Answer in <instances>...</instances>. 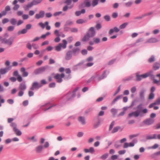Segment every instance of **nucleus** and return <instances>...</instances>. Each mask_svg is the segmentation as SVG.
<instances>
[{
    "label": "nucleus",
    "mask_w": 160,
    "mask_h": 160,
    "mask_svg": "<svg viewBox=\"0 0 160 160\" xmlns=\"http://www.w3.org/2000/svg\"><path fill=\"white\" fill-rule=\"evenodd\" d=\"M78 87H77L72 91L69 92L63 98L65 102H67L71 100L75 96L76 92L78 90Z\"/></svg>",
    "instance_id": "f257e3e1"
},
{
    "label": "nucleus",
    "mask_w": 160,
    "mask_h": 160,
    "mask_svg": "<svg viewBox=\"0 0 160 160\" xmlns=\"http://www.w3.org/2000/svg\"><path fill=\"white\" fill-rule=\"evenodd\" d=\"M148 112V110L145 108L142 109V111H136L134 112H132L128 114V117H131L134 116L136 117H137L139 115L142 116H143V113L146 114Z\"/></svg>",
    "instance_id": "f03ea898"
},
{
    "label": "nucleus",
    "mask_w": 160,
    "mask_h": 160,
    "mask_svg": "<svg viewBox=\"0 0 160 160\" xmlns=\"http://www.w3.org/2000/svg\"><path fill=\"white\" fill-rule=\"evenodd\" d=\"M27 88V86L25 82L20 83L18 88L20 91L18 93V96L19 97L22 96L24 93V91Z\"/></svg>",
    "instance_id": "7ed1b4c3"
},
{
    "label": "nucleus",
    "mask_w": 160,
    "mask_h": 160,
    "mask_svg": "<svg viewBox=\"0 0 160 160\" xmlns=\"http://www.w3.org/2000/svg\"><path fill=\"white\" fill-rule=\"evenodd\" d=\"M14 41V38L10 37L8 39H7L6 38H3L2 37V38L1 39V42L2 43L7 44L11 46L12 44Z\"/></svg>",
    "instance_id": "20e7f679"
},
{
    "label": "nucleus",
    "mask_w": 160,
    "mask_h": 160,
    "mask_svg": "<svg viewBox=\"0 0 160 160\" xmlns=\"http://www.w3.org/2000/svg\"><path fill=\"white\" fill-rule=\"evenodd\" d=\"M48 67V66H45L40 67L36 69L34 71L33 73L36 75L40 74L44 72L46 69Z\"/></svg>",
    "instance_id": "39448f33"
},
{
    "label": "nucleus",
    "mask_w": 160,
    "mask_h": 160,
    "mask_svg": "<svg viewBox=\"0 0 160 160\" xmlns=\"http://www.w3.org/2000/svg\"><path fill=\"white\" fill-rule=\"evenodd\" d=\"M115 123V122L114 121H113L111 123L109 128V131H111V132L112 133H115L117 132L119 129L121 128V127L120 126H117L115 127L112 129V128H113V126H114Z\"/></svg>",
    "instance_id": "423d86ee"
},
{
    "label": "nucleus",
    "mask_w": 160,
    "mask_h": 160,
    "mask_svg": "<svg viewBox=\"0 0 160 160\" xmlns=\"http://www.w3.org/2000/svg\"><path fill=\"white\" fill-rule=\"evenodd\" d=\"M49 146V142H46L44 144V146L42 145H40L36 147V152L38 153H40L42 151L43 148H48Z\"/></svg>",
    "instance_id": "0eeeda50"
},
{
    "label": "nucleus",
    "mask_w": 160,
    "mask_h": 160,
    "mask_svg": "<svg viewBox=\"0 0 160 160\" xmlns=\"http://www.w3.org/2000/svg\"><path fill=\"white\" fill-rule=\"evenodd\" d=\"M84 60H82L77 64L73 67V69L76 70L78 69H83L85 68L84 66Z\"/></svg>",
    "instance_id": "6e6552de"
},
{
    "label": "nucleus",
    "mask_w": 160,
    "mask_h": 160,
    "mask_svg": "<svg viewBox=\"0 0 160 160\" xmlns=\"http://www.w3.org/2000/svg\"><path fill=\"white\" fill-rule=\"evenodd\" d=\"M91 3L90 0H84L79 6V8H88L91 6Z\"/></svg>",
    "instance_id": "1a4fd4ad"
},
{
    "label": "nucleus",
    "mask_w": 160,
    "mask_h": 160,
    "mask_svg": "<svg viewBox=\"0 0 160 160\" xmlns=\"http://www.w3.org/2000/svg\"><path fill=\"white\" fill-rule=\"evenodd\" d=\"M64 76V74L63 73H62L61 74L57 73L55 76H54L53 78L54 79L56 80L57 82L61 83L62 81V78H63Z\"/></svg>",
    "instance_id": "9d476101"
},
{
    "label": "nucleus",
    "mask_w": 160,
    "mask_h": 160,
    "mask_svg": "<svg viewBox=\"0 0 160 160\" xmlns=\"http://www.w3.org/2000/svg\"><path fill=\"white\" fill-rule=\"evenodd\" d=\"M42 86V85L39 84L37 82H34L32 83V86L30 88V89L32 91L34 90H37L41 87Z\"/></svg>",
    "instance_id": "9b49d317"
},
{
    "label": "nucleus",
    "mask_w": 160,
    "mask_h": 160,
    "mask_svg": "<svg viewBox=\"0 0 160 160\" xmlns=\"http://www.w3.org/2000/svg\"><path fill=\"white\" fill-rule=\"evenodd\" d=\"M146 92V90L143 88L139 92V96L140 99L142 101H144L145 100V94Z\"/></svg>",
    "instance_id": "f8f14e48"
},
{
    "label": "nucleus",
    "mask_w": 160,
    "mask_h": 160,
    "mask_svg": "<svg viewBox=\"0 0 160 160\" xmlns=\"http://www.w3.org/2000/svg\"><path fill=\"white\" fill-rule=\"evenodd\" d=\"M154 122V119L149 118L143 121V123L146 125L149 126L152 124Z\"/></svg>",
    "instance_id": "ddd939ff"
},
{
    "label": "nucleus",
    "mask_w": 160,
    "mask_h": 160,
    "mask_svg": "<svg viewBox=\"0 0 160 160\" xmlns=\"http://www.w3.org/2000/svg\"><path fill=\"white\" fill-rule=\"evenodd\" d=\"M54 106L55 105H51L50 103H48L41 106V108L44 111H46L50 109Z\"/></svg>",
    "instance_id": "4468645a"
},
{
    "label": "nucleus",
    "mask_w": 160,
    "mask_h": 160,
    "mask_svg": "<svg viewBox=\"0 0 160 160\" xmlns=\"http://www.w3.org/2000/svg\"><path fill=\"white\" fill-rule=\"evenodd\" d=\"M12 66L7 67L5 68H1L0 69V74L1 75L6 73L8 71L11 70Z\"/></svg>",
    "instance_id": "2eb2a0df"
},
{
    "label": "nucleus",
    "mask_w": 160,
    "mask_h": 160,
    "mask_svg": "<svg viewBox=\"0 0 160 160\" xmlns=\"http://www.w3.org/2000/svg\"><path fill=\"white\" fill-rule=\"evenodd\" d=\"M139 72H138L135 73L136 77V80L140 81L142 78H145V74L142 75H139Z\"/></svg>",
    "instance_id": "dca6fc26"
},
{
    "label": "nucleus",
    "mask_w": 160,
    "mask_h": 160,
    "mask_svg": "<svg viewBox=\"0 0 160 160\" xmlns=\"http://www.w3.org/2000/svg\"><path fill=\"white\" fill-rule=\"evenodd\" d=\"M147 140L158 139L160 140V134L157 135L156 134H154L152 136L150 135L147 136L146 137Z\"/></svg>",
    "instance_id": "f3484780"
},
{
    "label": "nucleus",
    "mask_w": 160,
    "mask_h": 160,
    "mask_svg": "<svg viewBox=\"0 0 160 160\" xmlns=\"http://www.w3.org/2000/svg\"><path fill=\"white\" fill-rule=\"evenodd\" d=\"M89 34V35L92 37H94L96 34V32L94 28L93 27H91L88 30L87 32Z\"/></svg>",
    "instance_id": "a211bd4d"
},
{
    "label": "nucleus",
    "mask_w": 160,
    "mask_h": 160,
    "mask_svg": "<svg viewBox=\"0 0 160 160\" xmlns=\"http://www.w3.org/2000/svg\"><path fill=\"white\" fill-rule=\"evenodd\" d=\"M153 71L152 70H151L148 72L145 73L146 78L149 77L151 79H153V81L155 79V76L153 74Z\"/></svg>",
    "instance_id": "6ab92c4d"
},
{
    "label": "nucleus",
    "mask_w": 160,
    "mask_h": 160,
    "mask_svg": "<svg viewBox=\"0 0 160 160\" xmlns=\"http://www.w3.org/2000/svg\"><path fill=\"white\" fill-rule=\"evenodd\" d=\"M160 105V97H159L154 102L150 104L148 107L149 108H152L154 106L156 105Z\"/></svg>",
    "instance_id": "aec40b11"
},
{
    "label": "nucleus",
    "mask_w": 160,
    "mask_h": 160,
    "mask_svg": "<svg viewBox=\"0 0 160 160\" xmlns=\"http://www.w3.org/2000/svg\"><path fill=\"white\" fill-rule=\"evenodd\" d=\"M45 12L43 11H41L39 13L36 14L35 17L37 19H39L40 18H43L45 15Z\"/></svg>",
    "instance_id": "412c9836"
},
{
    "label": "nucleus",
    "mask_w": 160,
    "mask_h": 160,
    "mask_svg": "<svg viewBox=\"0 0 160 160\" xmlns=\"http://www.w3.org/2000/svg\"><path fill=\"white\" fill-rule=\"evenodd\" d=\"M72 53L71 51L69 50L67 52L65 57V59L67 60L71 59L72 57Z\"/></svg>",
    "instance_id": "4be33fe9"
},
{
    "label": "nucleus",
    "mask_w": 160,
    "mask_h": 160,
    "mask_svg": "<svg viewBox=\"0 0 160 160\" xmlns=\"http://www.w3.org/2000/svg\"><path fill=\"white\" fill-rule=\"evenodd\" d=\"M34 5L32 2L28 3L27 5H24L23 6V8L25 11H28L29 9L32 7Z\"/></svg>",
    "instance_id": "5701e85b"
},
{
    "label": "nucleus",
    "mask_w": 160,
    "mask_h": 160,
    "mask_svg": "<svg viewBox=\"0 0 160 160\" xmlns=\"http://www.w3.org/2000/svg\"><path fill=\"white\" fill-rule=\"evenodd\" d=\"M158 41V40L154 38H151L148 39L145 42L146 43H153L157 42Z\"/></svg>",
    "instance_id": "b1692460"
},
{
    "label": "nucleus",
    "mask_w": 160,
    "mask_h": 160,
    "mask_svg": "<svg viewBox=\"0 0 160 160\" xmlns=\"http://www.w3.org/2000/svg\"><path fill=\"white\" fill-rule=\"evenodd\" d=\"M120 31V29L117 27H115L111 29L109 32V34L110 35H112L114 32H118Z\"/></svg>",
    "instance_id": "393cba45"
},
{
    "label": "nucleus",
    "mask_w": 160,
    "mask_h": 160,
    "mask_svg": "<svg viewBox=\"0 0 160 160\" xmlns=\"http://www.w3.org/2000/svg\"><path fill=\"white\" fill-rule=\"evenodd\" d=\"M21 72H22V76L23 77H26L28 76V72L26 71V69L25 68L22 67L20 69Z\"/></svg>",
    "instance_id": "a878e982"
},
{
    "label": "nucleus",
    "mask_w": 160,
    "mask_h": 160,
    "mask_svg": "<svg viewBox=\"0 0 160 160\" xmlns=\"http://www.w3.org/2000/svg\"><path fill=\"white\" fill-rule=\"evenodd\" d=\"M11 10V8L8 5L6 6L4 10L1 12L3 16H5L7 13V12Z\"/></svg>",
    "instance_id": "bb28decb"
},
{
    "label": "nucleus",
    "mask_w": 160,
    "mask_h": 160,
    "mask_svg": "<svg viewBox=\"0 0 160 160\" xmlns=\"http://www.w3.org/2000/svg\"><path fill=\"white\" fill-rule=\"evenodd\" d=\"M80 51V49L79 48H74L72 50V53L74 56L77 55Z\"/></svg>",
    "instance_id": "cd10ccee"
},
{
    "label": "nucleus",
    "mask_w": 160,
    "mask_h": 160,
    "mask_svg": "<svg viewBox=\"0 0 160 160\" xmlns=\"http://www.w3.org/2000/svg\"><path fill=\"white\" fill-rule=\"evenodd\" d=\"M134 146V143L132 142L128 143L125 142L123 145V148H127L128 147H133Z\"/></svg>",
    "instance_id": "c85d7f7f"
},
{
    "label": "nucleus",
    "mask_w": 160,
    "mask_h": 160,
    "mask_svg": "<svg viewBox=\"0 0 160 160\" xmlns=\"http://www.w3.org/2000/svg\"><path fill=\"white\" fill-rule=\"evenodd\" d=\"M86 12L85 9H82L81 11H76L75 12V15L77 16H79L81 14H84Z\"/></svg>",
    "instance_id": "c756f323"
},
{
    "label": "nucleus",
    "mask_w": 160,
    "mask_h": 160,
    "mask_svg": "<svg viewBox=\"0 0 160 160\" xmlns=\"http://www.w3.org/2000/svg\"><path fill=\"white\" fill-rule=\"evenodd\" d=\"M90 38L92 37L89 35V34L88 33H87L86 35L82 38V40L83 42H87L89 40Z\"/></svg>",
    "instance_id": "7c9ffc66"
},
{
    "label": "nucleus",
    "mask_w": 160,
    "mask_h": 160,
    "mask_svg": "<svg viewBox=\"0 0 160 160\" xmlns=\"http://www.w3.org/2000/svg\"><path fill=\"white\" fill-rule=\"evenodd\" d=\"M78 121L82 125H84L86 123L85 118L84 117H79L78 118Z\"/></svg>",
    "instance_id": "2f4dec72"
},
{
    "label": "nucleus",
    "mask_w": 160,
    "mask_h": 160,
    "mask_svg": "<svg viewBox=\"0 0 160 160\" xmlns=\"http://www.w3.org/2000/svg\"><path fill=\"white\" fill-rule=\"evenodd\" d=\"M160 67V63L157 62L155 63L153 66V69L155 70L158 69Z\"/></svg>",
    "instance_id": "473e14b6"
},
{
    "label": "nucleus",
    "mask_w": 160,
    "mask_h": 160,
    "mask_svg": "<svg viewBox=\"0 0 160 160\" xmlns=\"http://www.w3.org/2000/svg\"><path fill=\"white\" fill-rule=\"evenodd\" d=\"M62 42H63L62 43H60L59 44H61V48L63 49H65L67 47V41L65 39L63 40Z\"/></svg>",
    "instance_id": "72a5a7b5"
},
{
    "label": "nucleus",
    "mask_w": 160,
    "mask_h": 160,
    "mask_svg": "<svg viewBox=\"0 0 160 160\" xmlns=\"http://www.w3.org/2000/svg\"><path fill=\"white\" fill-rule=\"evenodd\" d=\"M156 77H159V80H158L156 79H154L153 83L156 84L158 85H160V73L156 75Z\"/></svg>",
    "instance_id": "f704fd0d"
},
{
    "label": "nucleus",
    "mask_w": 160,
    "mask_h": 160,
    "mask_svg": "<svg viewBox=\"0 0 160 160\" xmlns=\"http://www.w3.org/2000/svg\"><path fill=\"white\" fill-rule=\"evenodd\" d=\"M107 71H104L103 73V74L102 75L100 76H99L98 78V80H101L104 78H106L107 77V75L106 74V73L107 72Z\"/></svg>",
    "instance_id": "c9c22d12"
},
{
    "label": "nucleus",
    "mask_w": 160,
    "mask_h": 160,
    "mask_svg": "<svg viewBox=\"0 0 160 160\" xmlns=\"http://www.w3.org/2000/svg\"><path fill=\"white\" fill-rule=\"evenodd\" d=\"M98 76V74L96 73L95 74L92 76L88 80V81L87 82L88 83H89L92 81L95 78H97Z\"/></svg>",
    "instance_id": "e433bc0d"
},
{
    "label": "nucleus",
    "mask_w": 160,
    "mask_h": 160,
    "mask_svg": "<svg viewBox=\"0 0 160 160\" xmlns=\"http://www.w3.org/2000/svg\"><path fill=\"white\" fill-rule=\"evenodd\" d=\"M122 97V95H120L118 96L117 97L114 98V100L112 101V104H114L119 99H120Z\"/></svg>",
    "instance_id": "4c0bfd02"
},
{
    "label": "nucleus",
    "mask_w": 160,
    "mask_h": 160,
    "mask_svg": "<svg viewBox=\"0 0 160 160\" xmlns=\"http://www.w3.org/2000/svg\"><path fill=\"white\" fill-rule=\"evenodd\" d=\"M134 77V75H131L130 76L126 78H124L123 79V80L124 81H130L133 79V78Z\"/></svg>",
    "instance_id": "58836bf2"
},
{
    "label": "nucleus",
    "mask_w": 160,
    "mask_h": 160,
    "mask_svg": "<svg viewBox=\"0 0 160 160\" xmlns=\"http://www.w3.org/2000/svg\"><path fill=\"white\" fill-rule=\"evenodd\" d=\"M28 32V30L25 28H24L21 30H20L18 32V35L21 34H24Z\"/></svg>",
    "instance_id": "ea45409f"
},
{
    "label": "nucleus",
    "mask_w": 160,
    "mask_h": 160,
    "mask_svg": "<svg viewBox=\"0 0 160 160\" xmlns=\"http://www.w3.org/2000/svg\"><path fill=\"white\" fill-rule=\"evenodd\" d=\"M155 60V59L154 56L152 55L150 58L148 59V62L149 63H152L154 62Z\"/></svg>",
    "instance_id": "a19ab883"
},
{
    "label": "nucleus",
    "mask_w": 160,
    "mask_h": 160,
    "mask_svg": "<svg viewBox=\"0 0 160 160\" xmlns=\"http://www.w3.org/2000/svg\"><path fill=\"white\" fill-rule=\"evenodd\" d=\"M10 22L12 25H15L17 24V21L15 18H12L10 20Z\"/></svg>",
    "instance_id": "79ce46f5"
},
{
    "label": "nucleus",
    "mask_w": 160,
    "mask_h": 160,
    "mask_svg": "<svg viewBox=\"0 0 160 160\" xmlns=\"http://www.w3.org/2000/svg\"><path fill=\"white\" fill-rule=\"evenodd\" d=\"M13 131L15 133L17 136H20L22 135V132L17 128L13 130Z\"/></svg>",
    "instance_id": "37998d69"
},
{
    "label": "nucleus",
    "mask_w": 160,
    "mask_h": 160,
    "mask_svg": "<svg viewBox=\"0 0 160 160\" xmlns=\"http://www.w3.org/2000/svg\"><path fill=\"white\" fill-rule=\"evenodd\" d=\"M43 0H32V1L34 5H37L41 3Z\"/></svg>",
    "instance_id": "c03bdc74"
},
{
    "label": "nucleus",
    "mask_w": 160,
    "mask_h": 160,
    "mask_svg": "<svg viewBox=\"0 0 160 160\" xmlns=\"http://www.w3.org/2000/svg\"><path fill=\"white\" fill-rule=\"evenodd\" d=\"M93 40L94 41V43L95 44H98L101 42L100 38L98 37L93 38Z\"/></svg>",
    "instance_id": "a18cd8bd"
},
{
    "label": "nucleus",
    "mask_w": 160,
    "mask_h": 160,
    "mask_svg": "<svg viewBox=\"0 0 160 160\" xmlns=\"http://www.w3.org/2000/svg\"><path fill=\"white\" fill-rule=\"evenodd\" d=\"M73 24V22L71 20H69L67 21L65 25L67 26H71Z\"/></svg>",
    "instance_id": "49530a36"
},
{
    "label": "nucleus",
    "mask_w": 160,
    "mask_h": 160,
    "mask_svg": "<svg viewBox=\"0 0 160 160\" xmlns=\"http://www.w3.org/2000/svg\"><path fill=\"white\" fill-rule=\"evenodd\" d=\"M94 64V63L92 62H88L86 64H84V68H86L87 67H90L92 66Z\"/></svg>",
    "instance_id": "de8ad7c7"
},
{
    "label": "nucleus",
    "mask_w": 160,
    "mask_h": 160,
    "mask_svg": "<svg viewBox=\"0 0 160 160\" xmlns=\"http://www.w3.org/2000/svg\"><path fill=\"white\" fill-rule=\"evenodd\" d=\"M117 112L118 110L114 108H112L111 110V112L114 116L116 115Z\"/></svg>",
    "instance_id": "09e8293b"
},
{
    "label": "nucleus",
    "mask_w": 160,
    "mask_h": 160,
    "mask_svg": "<svg viewBox=\"0 0 160 160\" xmlns=\"http://www.w3.org/2000/svg\"><path fill=\"white\" fill-rule=\"evenodd\" d=\"M128 23L125 22L119 26V28L120 29H122L125 28L128 25Z\"/></svg>",
    "instance_id": "8fccbe9b"
},
{
    "label": "nucleus",
    "mask_w": 160,
    "mask_h": 160,
    "mask_svg": "<svg viewBox=\"0 0 160 160\" xmlns=\"http://www.w3.org/2000/svg\"><path fill=\"white\" fill-rule=\"evenodd\" d=\"M143 106V104L142 103H140L138 105L136 109L138 110V111H141V110L142 109Z\"/></svg>",
    "instance_id": "3c124183"
},
{
    "label": "nucleus",
    "mask_w": 160,
    "mask_h": 160,
    "mask_svg": "<svg viewBox=\"0 0 160 160\" xmlns=\"http://www.w3.org/2000/svg\"><path fill=\"white\" fill-rule=\"evenodd\" d=\"M76 23L77 24H80L86 22L85 21L82 19H79L76 21Z\"/></svg>",
    "instance_id": "603ef678"
},
{
    "label": "nucleus",
    "mask_w": 160,
    "mask_h": 160,
    "mask_svg": "<svg viewBox=\"0 0 160 160\" xmlns=\"http://www.w3.org/2000/svg\"><path fill=\"white\" fill-rule=\"evenodd\" d=\"M154 97L155 94L154 93L150 92L149 95L148 99L149 100H152L154 98Z\"/></svg>",
    "instance_id": "864d4df0"
},
{
    "label": "nucleus",
    "mask_w": 160,
    "mask_h": 160,
    "mask_svg": "<svg viewBox=\"0 0 160 160\" xmlns=\"http://www.w3.org/2000/svg\"><path fill=\"white\" fill-rule=\"evenodd\" d=\"M61 44H58V45L55 47V50L57 51H60L61 49Z\"/></svg>",
    "instance_id": "5fc2aeb1"
},
{
    "label": "nucleus",
    "mask_w": 160,
    "mask_h": 160,
    "mask_svg": "<svg viewBox=\"0 0 160 160\" xmlns=\"http://www.w3.org/2000/svg\"><path fill=\"white\" fill-rule=\"evenodd\" d=\"M15 28V27L13 26H9L7 28V30L9 32H11L13 31Z\"/></svg>",
    "instance_id": "6e6d98bb"
},
{
    "label": "nucleus",
    "mask_w": 160,
    "mask_h": 160,
    "mask_svg": "<svg viewBox=\"0 0 160 160\" xmlns=\"http://www.w3.org/2000/svg\"><path fill=\"white\" fill-rule=\"evenodd\" d=\"M93 60V58L92 56H90L86 59L85 61V62H90Z\"/></svg>",
    "instance_id": "4d7b16f0"
},
{
    "label": "nucleus",
    "mask_w": 160,
    "mask_h": 160,
    "mask_svg": "<svg viewBox=\"0 0 160 160\" xmlns=\"http://www.w3.org/2000/svg\"><path fill=\"white\" fill-rule=\"evenodd\" d=\"M100 124V121L99 120L98 122L95 123L94 124V127L95 128H98Z\"/></svg>",
    "instance_id": "13d9d810"
},
{
    "label": "nucleus",
    "mask_w": 160,
    "mask_h": 160,
    "mask_svg": "<svg viewBox=\"0 0 160 160\" xmlns=\"http://www.w3.org/2000/svg\"><path fill=\"white\" fill-rule=\"evenodd\" d=\"M14 6L13 7L12 9L14 11L17 10L20 7V6L18 4L13 5Z\"/></svg>",
    "instance_id": "bf43d9fd"
},
{
    "label": "nucleus",
    "mask_w": 160,
    "mask_h": 160,
    "mask_svg": "<svg viewBox=\"0 0 160 160\" xmlns=\"http://www.w3.org/2000/svg\"><path fill=\"white\" fill-rule=\"evenodd\" d=\"M10 126L13 128V130L16 129L17 125L16 123L14 122H12Z\"/></svg>",
    "instance_id": "052dcab7"
},
{
    "label": "nucleus",
    "mask_w": 160,
    "mask_h": 160,
    "mask_svg": "<svg viewBox=\"0 0 160 160\" xmlns=\"http://www.w3.org/2000/svg\"><path fill=\"white\" fill-rule=\"evenodd\" d=\"M121 85H120L118 87L117 90L115 92V93L113 94L114 96H116L120 92V89H121Z\"/></svg>",
    "instance_id": "680f3d73"
},
{
    "label": "nucleus",
    "mask_w": 160,
    "mask_h": 160,
    "mask_svg": "<svg viewBox=\"0 0 160 160\" xmlns=\"http://www.w3.org/2000/svg\"><path fill=\"white\" fill-rule=\"evenodd\" d=\"M81 52L82 55H85L87 54L88 51L85 49H83L82 50Z\"/></svg>",
    "instance_id": "e2e57ef3"
},
{
    "label": "nucleus",
    "mask_w": 160,
    "mask_h": 160,
    "mask_svg": "<svg viewBox=\"0 0 160 160\" xmlns=\"http://www.w3.org/2000/svg\"><path fill=\"white\" fill-rule=\"evenodd\" d=\"M108 156V153H105L101 157V158L102 159H105L107 158Z\"/></svg>",
    "instance_id": "0e129e2a"
},
{
    "label": "nucleus",
    "mask_w": 160,
    "mask_h": 160,
    "mask_svg": "<svg viewBox=\"0 0 160 160\" xmlns=\"http://www.w3.org/2000/svg\"><path fill=\"white\" fill-rule=\"evenodd\" d=\"M104 18L107 21H109L110 20V17L108 15L105 16Z\"/></svg>",
    "instance_id": "69168bd1"
},
{
    "label": "nucleus",
    "mask_w": 160,
    "mask_h": 160,
    "mask_svg": "<svg viewBox=\"0 0 160 160\" xmlns=\"http://www.w3.org/2000/svg\"><path fill=\"white\" fill-rule=\"evenodd\" d=\"M137 91V88L136 87L134 86L131 89V91L132 93H134Z\"/></svg>",
    "instance_id": "338daca9"
},
{
    "label": "nucleus",
    "mask_w": 160,
    "mask_h": 160,
    "mask_svg": "<svg viewBox=\"0 0 160 160\" xmlns=\"http://www.w3.org/2000/svg\"><path fill=\"white\" fill-rule=\"evenodd\" d=\"M70 29H71V28L68 27V26L64 24V31L66 32H68Z\"/></svg>",
    "instance_id": "774afa93"
}]
</instances>
